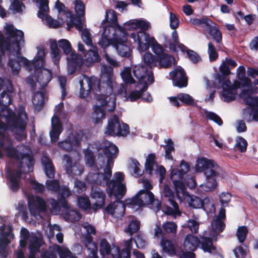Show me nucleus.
Returning <instances> with one entry per match:
<instances>
[{"label":"nucleus","instance_id":"f257e3e1","mask_svg":"<svg viewBox=\"0 0 258 258\" xmlns=\"http://www.w3.org/2000/svg\"><path fill=\"white\" fill-rule=\"evenodd\" d=\"M4 29L5 36L0 31V61L7 52L9 57L8 66L13 75L19 74L21 63H23L30 71L34 70V78L37 83L41 87H45L51 81L52 74L47 70H45L44 72L42 70L45 56L44 49L40 48L33 61H30L21 56V44L24 43L23 32L11 24L5 26Z\"/></svg>","mask_w":258,"mask_h":258},{"label":"nucleus","instance_id":"f03ea898","mask_svg":"<svg viewBox=\"0 0 258 258\" xmlns=\"http://www.w3.org/2000/svg\"><path fill=\"white\" fill-rule=\"evenodd\" d=\"M196 166L206 177V181L201 185L203 189L206 191L214 190L218 185L217 179L223 176L222 168L213 160L205 157L199 158Z\"/></svg>","mask_w":258,"mask_h":258},{"label":"nucleus","instance_id":"7ed1b4c3","mask_svg":"<svg viewBox=\"0 0 258 258\" xmlns=\"http://www.w3.org/2000/svg\"><path fill=\"white\" fill-rule=\"evenodd\" d=\"M190 165L186 161L182 160L179 166L176 168H173L170 173V178L173 182L176 192L177 198L180 200L181 195L184 197L186 194V188L182 179L184 176L190 170Z\"/></svg>","mask_w":258,"mask_h":258},{"label":"nucleus","instance_id":"20e7f679","mask_svg":"<svg viewBox=\"0 0 258 258\" xmlns=\"http://www.w3.org/2000/svg\"><path fill=\"white\" fill-rule=\"evenodd\" d=\"M115 179L107 182L106 191L110 198L114 196L117 199H122L126 191V185L122 182L124 179L123 173L117 172L114 174Z\"/></svg>","mask_w":258,"mask_h":258},{"label":"nucleus","instance_id":"39448f33","mask_svg":"<svg viewBox=\"0 0 258 258\" xmlns=\"http://www.w3.org/2000/svg\"><path fill=\"white\" fill-rule=\"evenodd\" d=\"M130 133L128 125L124 122L120 123L119 117L114 115L108 120L104 134L108 136L125 137Z\"/></svg>","mask_w":258,"mask_h":258},{"label":"nucleus","instance_id":"423d86ee","mask_svg":"<svg viewBox=\"0 0 258 258\" xmlns=\"http://www.w3.org/2000/svg\"><path fill=\"white\" fill-rule=\"evenodd\" d=\"M139 37H141L140 42L138 45V49L140 51H145L151 47L152 51L156 55L157 58L166 53L163 47L158 43L154 37L144 33H140Z\"/></svg>","mask_w":258,"mask_h":258},{"label":"nucleus","instance_id":"0eeeda50","mask_svg":"<svg viewBox=\"0 0 258 258\" xmlns=\"http://www.w3.org/2000/svg\"><path fill=\"white\" fill-rule=\"evenodd\" d=\"M84 77L86 84L85 87H84V80H80L79 81L80 85L79 97L81 98L84 99L87 97L92 91L97 92L101 91L100 80H98L95 77L89 78L86 75H84Z\"/></svg>","mask_w":258,"mask_h":258},{"label":"nucleus","instance_id":"6e6552de","mask_svg":"<svg viewBox=\"0 0 258 258\" xmlns=\"http://www.w3.org/2000/svg\"><path fill=\"white\" fill-rule=\"evenodd\" d=\"M28 205L30 212L32 216L44 213L47 210L46 202L42 197L38 196L29 197Z\"/></svg>","mask_w":258,"mask_h":258},{"label":"nucleus","instance_id":"1a4fd4ad","mask_svg":"<svg viewBox=\"0 0 258 258\" xmlns=\"http://www.w3.org/2000/svg\"><path fill=\"white\" fill-rule=\"evenodd\" d=\"M6 151L7 156L10 158H14L15 160L25 159H26L27 162H26V166L30 170V168L33 166L35 163V160L33 157L28 153H22L13 146L12 143L9 144L6 147Z\"/></svg>","mask_w":258,"mask_h":258},{"label":"nucleus","instance_id":"9d476101","mask_svg":"<svg viewBox=\"0 0 258 258\" xmlns=\"http://www.w3.org/2000/svg\"><path fill=\"white\" fill-rule=\"evenodd\" d=\"M113 203L108 204L104 209V212L108 215L116 219H120L123 217L125 211L124 204L120 201L121 199H117Z\"/></svg>","mask_w":258,"mask_h":258},{"label":"nucleus","instance_id":"9b49d317","mask_svg":"<svg viewBox=\"0 0 258 258\" xmlns=\"http://www.w3.org/2000/svg\"><path fill=\"white\" fill-rule=\"evenodd\" d=\"M134 76L139 80L140 83L152 84L154 82L153 73L149 71L148 69L144 67L141 66L137 68H134L133 71Z\"/></svg>","mask_w":258,"mask_h":258},{"label":"nucleus","instance_id":"f8f14e48","mask_svg":"<svg viewBox=\"0 0 258 258\" xmlns=\"http://www.w3.org/2000/svg\"><path fill=\"white\" fill-rule=\"evenodd\" d=\"M174 86L181 88L186 87L188 84V78L186 73L181 67L177 68L169 74Z\"/></svg>","mask_w":258,"mask_h":258},{"label":"nucleus","instance_id":"ddd939ff","mask_svg":"<svg viewBox=\"0 0 258 258\" xmlns=\"http://www.w3.org/2000/svg\"><path fill=\"white\" fill-rule=\"evenodd\" d=\"M91 198L95 201L92 205V210L96 212L99 209H103L105 205V194L97 187H92L91 191Z\"/></svg>","mask_w":258,"mask_h":258},{"label":"nucleus","instance_id":"4468645a","mask_svg":"<svg viewBox=\"0 0 258 258\" xmlns=\"http://www.w3.org/2000/svg\"><path fill=\"white\" fill-rule=\"evenodd\" d=\"M68 71L69 74H74L78 68H80L83 63V58L80 54L72 52L67 57Z\"/></svg>","mask_w":258,"mask_h":258},{"label":"nucleus","instance_id":"2eb2a0df","mask_svg":"<svg viewBox=\"0 0 258 258\" xmlns=\"http://www.w3.org/2000/svg\"><path fill=\"white\" fill-rule=\"evenodd\" d=\"M57 146L58 148L64 151L70 152L73 147H79L80 145V142L79 139L75 136H69L63 141L57 142Z\"/></svg>","mask_w":258,"mask_h":258},{"label":"nucleus","instance_id":"dca6fc26","mask_svg":"<svg viewBox=\"0 0 258 258\" xmlns=\"http://www.w3.org/2000/svg\"><path fill=\"white\" fill-rule=\"evenodd\" d=\"M114 45L119 55L122 57L129 58L132 55V49L120 38H115Z\"/></svg>","mask_w":258,"mask_h":258},{"label":"nucleus","instance_id":"f3484780","mask_svg":"<svg viewBox=\"0 0 258 258\" xmlns=\"http://www.w3.org/2000/svg\"><path fill=\"white\" fill-rule=\"evenodd\" d=\"M200 247L205 252L213 255L218 253L217 247L213 244V240L211 237L202 236L200 239Z\"/></svg>","mask_w":258,"mask_h":258},{"label":"nucleus","instance_id":"a211bd4d","mask_svg":"<svg viewBox=\"0 0 258 258\" xmlns=\"http://www.w3.org/2000/svg\"><path fill=\"white\" fill-rule=\"evenodd\" d=\"M118 152L117 147L113 143H109L108 146L103 149V152L107 157V164L106 167H112L114 163V158L116 157V154Z\"/></svg>","mask_w":258,"mask_h":258},{"label":"nucleus","instance_id":"6ab92c4d","mask_svg":"<svg viewBox=\"0 0 258 258\" xmlns=\"http://www.w3.org/2000/svg\"><path fill=\"white\" fill-rule=\"evenodd\" d=\"M144 189L140 190L138 193V196H144V200L148 204H153L155 201L154 194L150 191L153 188L150 181L144 179L143 181Z\"/></svg>","mask_w":258,"mask_h":258},{"label":"nucleus","instance_id":"aec40b11","mask_svg":"<svg viewBox=\"0 0 258 258\" xmlns=\"http://www.w3.org/2000/svg\"><path fill=\"white\" fill-rule=\"evenodd\" d=\"M101 80L103 83L111 88L113 87L112 78L113 77V69L112 67L107 65H103L101 70Z\"/></svg>","mask_w":258,"mask_h":258},{"label":"nucleus","instance_id":"412c9836","mask_svg":"<svg viewBox=\"0 0 258 258\" xmlns=\"http://www.w3.org/2000/svg\"><path fill=\"white\" fill-rule=\"evenodd\" d=\"M188 204L190 207L195 209L203 208L205 209L210 206L213 207L214 206L213 204L210 202L208 199L205 198L204 200H202L195 196L190 197Z\"/></svg>","mask_w":258,"mask_h":258},{"label":"nucleus","instance_id":"4be33fe9","mask_svg":"<svg viewBox=\"0 0 258 258\" xmlns=\"http://www.w3.org/2000/svg\"><path fill=\"white\" fill-rule=\"evenodd\" d=\"M200 239L192 234H187L183 243L184 251H195L199 246Z\"/></svg>","mask_w":258,"mask_h":258},{"label":"nucleus","instance_id":"5701e85b","mask_svg":"<svg viewBox=\"0 0 258 258\" xmlns=\"http://www.w3.org/2000/svg\"><path fill=\"white\" fill-rule=\"evenodd\" d=\"M103 22H107L109 24L113 25L115 27H118V30L122 32L124 34L125 32L124 29L120 26L117 21V13L113 10H108L106 11L105 18Z\"/></svg>","mask_w":258,"mask_h":258},{"label":"nucleus","instance_id":"b1692460","mask_svg":"<svg viewBox=\"0 0 258 258\" xmlns=\"http://www.w3.org/2000/svg\"><path fill=\"white\" fill-rule=\"evenodd\" d=\"M41 162L45 175L49 178H53L55 172V167L52 160L47 156H43Z\"/></svg>","mask_w":258,"mask_h":258},{"label":"nucleus","instance_id":"393cba45","mask_svg":"<svg viewBox=\"0 0 258 258\" xmlns=\"http://www.w3.org/2000/svg\"><path fill=\"white\" fill-rule=\"evenodd\" d=\"M111 167H105L104 173L98 172L96 174H94V177H96V179L94 180V182L96 184L101 185L103 182H109L110 178L112 175Z\"/></svg>","mask_w":258,"mask_h":258},{"label":"nucleus","instance_id":"a878e982","mask_svg":"<svg viewBox=\"0 0 258 258\" xmlns=\"http://www.w3.org/2000/svg\"><path fill=\"white\" fill-rule=\"evenodd\" d=\"M66 157L67 160L64 167L67 173L71 176L81 174L82 169L79 168L76 164L73 165L72 160L70 157L67 155H66Z\"/></svg>","mask_w":258,"mask_h":258},{"label":"nucleus","instance_id":"bb28decb","mask_svg":"<svg viewBox=\"0 0 258 258\" xmlns=\"http://www.w3.org/2000/svg\"><path fill=\"white\" fill-rule=\"evenodd\" d=\"M62 130V125L59 121L58 120L54 123L52 122L51 129L49 132L51 143H56L58 141Z\"/></svg>","mask_w":258,"mask_h":258},{"label":"nucleus","instance_id":"cd10ccee","mask_svg":"<svg viewBox=\"0 0 258 258\" xmlns=\"http://www.w3.org/2000/svg\"><path fill=\"white\" fill-rule=\"evenodd\" d=\"M71 195V191L70 189L67 187H62L60 191L58 193L57 200L60 206L63 209H69L66 198L70 197Z\"/></svg>","mask_w":258,"mask_h":258},{"label":"nucleus","instance_id":"c85d7f7f","mask_svg":"<svg viewBox=\"0 0 258 258\" xmlns=\"http://www.w3.org/2000/svg\"><path fill=\"white\" fill-rule=\"evenodd\" d=\"M105 115L106 112L101 106H95L91 117L94 123H99L102 122V120L105 118Z\"/></svg>","mask_w":258,"mask_h":258},{"label":"nucleus","instance_id":"c756f323","mask_svg":"<svg viewBox=\"0 0 258 258\" xmlns=\"http://www.w3.org/2000/svg\"><path fill=\"white\" fill-rule=\"evenodd\" d=\"M32 102L35 110L40 111L44 104V94L41 91H37L32 97Z\"/></svg>","mask_w":258,"mask_h":258},{"label":"nucleus","instance_id":"7c9ffc66","mask_svg":"<svg viewBox=\"0 0 258 258\" xmlns=\"http://www.w3.org/2000/svg\"><path fill=\"white\" fill-rule=\"evenodd\" d=\"M131 217L132 219L129 222L127 227L124 230V232L131 236L135 233H138L140 228L141 223L140 221L135 216H131Z\"/></svg>","mask_w":258,"mask_h":258},{"label":"nucleus","instance_id":"2f4dec72","mask_svg":"<svg viewBox=\"0 0 258 258\" xmlns=\"http://www.w3.org/2000/svg\"><path fill=\"white\" fill-rule=\"evenodd\" d=\"M7 184L11 190L14 192H17L20 188V179H18L14 175L8 174L6 175Z\"/></svg>","mask_w":258,"mask_h":258},{"label":"nucleus","instance_id":"473e14b6","mask_svg":"<svg viewBox=\"0 0 258 258\" xmlns=\"http://www.w3.org/2000/svg\"><path fill=\"white\" fill-rule=\"evenodd\" d=\"M219 71L220 74H216L215 79L219 83H222V82L230 74V70L229 67L223 61L219 67Z\"/></svg>","mask_w":258,"mask_h":258},{"label":"nucleus","instance_id":"72a5a7b5","mask_svg":"<svg viewBox=\"0 0 258 258\" xmlns=\"http://www.w3.org/2000/svg\"><path fill=\"white\" fill-rule=\"evenodd\" d=\"M75 6L76 14H71L70 15L74 17H78L80 20L82 21L85 18V5L82 1L76 0L75 2Z\"/></svg>","mask_w":258,"mask_h":258},{"label":"nucleus","instance_id":"f704fd0d","mask_svg":"<svg viewBox=\"0 0 258 258\" xmlns=\"http://www.w3.org/2000/svg\"><path fill=\"white\" fill-rule=\"evenodd\" d=\"M50 47L52 59L55 64H57L59 61L61 55L57 43L55 40L51 41Z\"/></svg>","mask_w":258,"mask_h":258},{"label":"nucleus","instance_id":"c9c22d12","mask_svg":"<svg viewBox=\"0 0 258 258\" xmlns=\"http://www.w3.org/2000/svg\"><path fill=\"white\" fill-rule=\"evenodd\" d=\"M26 123L20 116H15L12 119V126L23 134L26 127Z\"/></svg>","mask_w":258,"mask_h":258},{"label":"nucleus","instance_id":"e433bc0d","mask_svg":"<svg viewBox=\"0 0 258 258\" xmlns=\"http://www.w3.org/2000/svg\"><path fill=\"white\" fill-rule=\"evenodd\" d=\"M243 118L247 122L258 121V108L252 107L250 110H244Z\"/></svg>","mask_w":258,"mask_h":258},{"label":"nucleus","instance_id":"4c0bfd02","mask_svg":"<svg viewBox=\"0 0 258 258\" xmlns=\"http://www.w3.org/2000/svg\"><path fill=\"white\" fill-rule=\"evenodd\" d=\"M174 60L173 56L166 53L158 58V62L160 68H169L172 66Z\"/></svg>","mask_w":258,"mask_h":258},{"label":"nucleus","instance_id":"58836bf2","mask_svg":"<svg viewBox=\"0 0 258 258\" xmlns=\"http://www.w3.org/2000/svg\"><path fill=\"white\" fill-rule=\"evenodd\" d=\"M85 57L86 60L91 63L98 62L101 59L98 49L96 46H94L92 49L88 50L85 55Z\"/></svg>","mask_w":258,"mask_h":258},{"label":"nucleus","instance_id":"ea45409f","mask_svg":"<svg viewBox=\"0 0 258 258\" xmlns=\"http://www.w3.org/2000/svg\"><path fill=\"white\" fill-rule=\"evenodd\" d=\"M70 22L67 23V30L70 31L71 29L75 27L79 31H82L83 24L82 21L80 20L78 17H74L70 15Z\"/></svg>","mask_w":258,"mask_h":258},{"label":"nucleus","instance_id":"a19ab883","mask_svg":"<svg viewBox=\"0 0 258 258\" xmlns=\"http://www.w3.org/2000/svg\"><path fill=\"white\" fill-rule=\"evenodd\" d=\"M163 196L164 200L166 202H176V194H175L170 186L167 184L163 185Z\"/></svg>","mask_w":258,"mask_h":258},{"label":"nucleus","instance_id":"79ce46f5","mask_svg":"<svg viewBox=\"0 0 258 258\" xmlns=\"http://www.w3.org/2000/svg\"><path fill=\"white\" fill-rule=\"evenodd\" d=\"M68 210L64 216L66 221L74 223L79 221L81 219L82 215L78 211L69 209Z\"/></svg>","mask_w":258,"mask_h":258},{"label":"nucleus","instance_id":"37998d69","mask_svg":"<svg viewBox=\"0 0 258 258\" xmlns=\"http://www.w3.org/2000/svg\"><path fill=\"white\" fill-rule=\"evenodd\" d=\"M143 59L144 63L150 68L156 67L158 62L156 56L150 52H145Z\"/></svg>","mask_w":258,"mask_h":258},{"label":"nucleus","instance_id":"c03bdc74","mask_svg":"<svg viewBox=\"0 0 258 258\" xmlns=\"http://www.w3.org/2000/svg\"><path fill=\"white\" fill-rule=\"evenodd\" d=\"M78 206L80 209L85 211L92 209L90 200L87 197H79L78 198Z\"/></svg>","mask_w":258,"mask_h":258},{"label":"nucleus","instance_id":"a18cd8bd","mask_svg":"<svg viewBox=\"0 0 258 258\" xmlns=\"http://www.w3.org/2000/svg\"><path fill=\"white\" fill-rule=\"evenodd\" d=\"M48 0H40L39 3V10L37 13L38 18L44 20V17L47 15L49 9L48 6Z\"/></svg>","mask_w":258,"mask_h":258},{"label":"nucleus","instance_id":"49530a36","mask_svg":"<svg viewBox=\"0 0 258 258\" xmlns=\"http://www.w3.org/2000/svg\"><path fill=\"white\" fill-rule=\"evenodd\" d=\"M169 204L172 206L171 208L168 206H165L164 207V213L166 215L174 216L176 215H180L181 214L179 209L178 205L176 202H169Z\"/></svg>","mask_w":258,"mask_h":258},{"label":"nucleus","instance_id":"de8ad7c7","mask_svg":"<svg viewBox=\"0 0 258 258\" xmlns=\"http://www.w3.org/2000/svg\"><path fill=\"white\" fill-rule=\"evenodd\" d=\"M161 245L164 252L167 253L169 254H174L175 249L174 245L172 241L166 239H162Z\"/></svg>","mask_w":258,"mask_h":258},{"label":"nucleus","instance_id":"09e8293b","mask_svg":"<svg viewBox=\"0 0 258 258\" xmlns=\"http://www.w3.org/2000/svg\"><path fill=\"white\" fill-rule=\"evenodd\" d=\"M13 92L14 91L10 92L7 90H4L1 93L0 95V103L2 105L8 107L11 104L12 101L11 96Z\"/></svg>","mask_w":258,"mask_h":258},{"label":"nucleus","instance_id":"8fccbe9b","mask_svg":"<svg viewBox=\"0 0 258 258\" xmlns=\"http://www.w3.org/2000/svg\"><path fill=\"white\" fill-rule=\"evenodd\" d=\"M209 30V34L212 37L216 43H219L222 42V35L219 29L215 26H210L208 27Z\"/></svg>","mask_w":258,"mask_h":258},{"label":"nucleus","instance_id":"3c124183","mask_svg":"<svg viewBox=\"0 0 258 258\" xmlns=\"http://www.w3.org/2000/svg\"><path fill=\"white\" fill-rule=\"evenodd\" d=\"M177 98L186 105L196 106L197 105L192 97L189 94L181 93L177 94Z\"/></svg>","mask_w":258,"mask_h":258},{"label":"nucleus","instance_id":"603ef678","mask_svg":"<svg viewBox=\"0 0 258 258\" xmlns=\"http://www.w3.org/2000/svg\"><path fill=\"white\" fill-rule=\"evenodd\" d=\"M83 153L86 164L90 167L94 166L95 163V157L92 151L87 148L84 150Z\"/></svg>","mask_w":258,"mask_h":258},{"label":"nucleus","instance_id":"864d4df0","mask_svg":"<svg viewBox=\"0 0 258 258\" xmlns=\"http://www.w3.org/2000/svg\"><path fill=\"white\" fill-rule=\"evenodd\" d=\"M57 252L60 258H78L69 248L59 245H57Z\"/></svg>","mask_w":258,"mask_h":258},{"label":"nucleus","instance_id":"5fc2aeb1","mask_svg":"<svg viewBox=\"0 0 258 258\" xmlns=\"http://www.w3.org/2000/svg\"><path fill=\"white\" fill-rule=\"evenodd\" d=\"M134 240L136 244L137 247L139 249L144 248L147 243L145 238V235L141 232H139L136 234Z\"/></svg>","mask_w":258,"mask_h":258},{"label":"nucleus","instance_id":"6e6d98bb","mask_svg":"<svg viewBox=\"0 0 258 258\" xmlns=\"http://www.w3.org/2000/svg\"><path fill=\"white\" fill-rule=\"evenodd\" d=\"M248 233V229L245 226H240L237 228L236 236L239 242L242 243L245 241Z\"/></svg>","mask_w":258,"mask_h":258},{"label":"nucleus","instance_id":"4d7b16f0","mask_svg":"<svg viewBox=\"0 0 258 258\" xmlns=\"http://www.w3.org/2000/svg\"><path fill=\"white\" fill-rule=\"evenodd\" d=\"M191 21L195 25L200 26L204 24L207 28L212 24H215L210 19L205 16H202L201 18H194Z\"/></svg>","mask_w":258,"mask_h":258},{"label":"nucleus","instance_id":"13d9d810","mask_svg":"<svg viewBox=\"0 0 258 258\" xmlns=\"http://www.w3.org/2000/svg\"><path fill=\"white\" fill-rule=\"evenodd\" d=\"M148 89V85L145 84L143 85L142 88L139 91L135 90L132 91L128 95V98L132 102L136 101L139 98H141L142 94L143 92L146 91Z\"/></svg>","mask_w":258,"mask_h":258},{"label":"nucleus","instance_id":"bf43d9fd","mask_svg":"<svg viewBox=\"0 0 258 258\" xmlns=\"http://www.w3.org/2000/svg\"><path fill=\"white\" fill-rule=\"evenodd\" d=\"M138 29H140L141 30L139 31L137 33V39L138 40V45H139V43L140 42V37H139V34L140 35V33H144L146 34H149V33H147L146 31L149 29L150 27V23L146 21L142 20H138Z\"/></svg>","mask_w":258,"mask_h":258},{"label":"nucleus","instance_id":"052dcab7","mask_svg":"<svg viewBox=\"0 0 258 258\" xmlns=\"http://www.w3.org/2000/svg\"><path fill=\"white\" fill-rule=\"evenodd\" d=\"M166 145L164 148L165 149V158L168 160H172L173 157L171 154L172 152H174V143L173 141L169 139L166 141Z\"/></svg>","mask_w":258,"mask_h":258},{"label":"nucleus","instance_id":"680f3d73","mask_svg":"<svg viewBox=\"0 0 258 258\" xmlns=\"http://www.w3.org/2000/svg\"><path fill=\"white\" fill-rule=\"evenodd\" d=\"M10 243V239H0V258H7L8 257L7 246Z\"/></svg>","mask_w":258,"mask_h":258},{"label":"nucleus","instance_id":"e2e57ef3","mask_svg":"<svg viewBox=\"0 0 258 258\" xmlns=\"http://www.w3.org/2000/svg\"><path fill=\"white\" fill-rule=\"evenodd\" d=\"M213 231L218 234L222 232L226 227L225 221L214 219L212 222Z\"/></svg>","mask_w":258,"mask_h":258},{"label":"nucleus","instance_id":"0e129e2a","mask_svg":"<svg viewBox=\"0 0 258 258\" xmlns=\"http://www.w3.org/2000/svg\"><path fill=\"white\" fill-rule=\"evenodd\" d=\"M111 248L110 243L106 239H101L100 242V252L101 254H109L111 252Z\"/></svg>","mask_w":258,"mask_h":258},{"label":"nucleus","instance_id":"69168bd1","mask_svg":"<svg viewBox=\"0 0 258 258\" xmlns=\"http://www.w3.org/2000/svg\"><path fill=\"white\" fill-rule=\"evenodd\" d=\"M115 38H112L111 36H106L102 34L101 38L98 41V44L103 48H105L111 44L114 45V40Z\"/></svg>","mask_w":258,"mask_h":258},{"label":"nucleus","instance_id":"338daca9","mask_svg":"<svg viewBox=\"0 0 258 258\" xmlns=\"http://www.w3.org/2000/svg\"><path fill=\"white\" fill-rule=\"evenodd\" d=\"M121 78L123 79V81L125 83L129 84H134L135 83V80L132 77L131 75V70L130 68L125 69L121 73Z\"/></svg>","mask_w":258,"mask_h":258},{"label":"nucleus","instance_id":"774afa93","mask_svg":"<svg viewBox=\"0 0 258 258\" xmlns=\"http://www.w3.org/2000/svg\"><path fill=\"white\" fill-rule=\"evenodd\" d=\"M59 46L63 51L64 53L68 55L72 53V48L70 41L67 39H60L58 41Z\"/></svg>","mask_w":258,"mask_h":258}]
</instances>
